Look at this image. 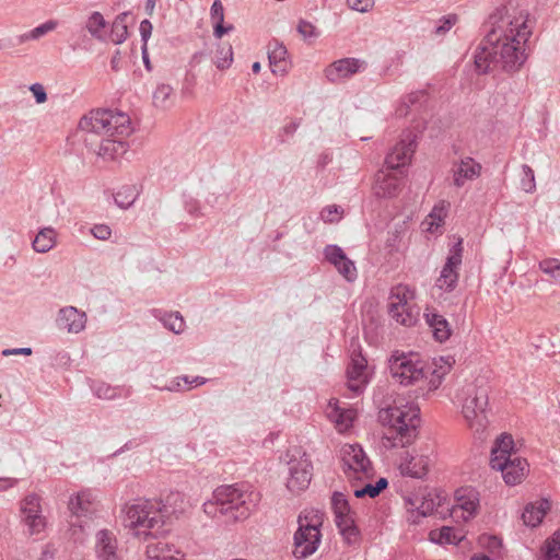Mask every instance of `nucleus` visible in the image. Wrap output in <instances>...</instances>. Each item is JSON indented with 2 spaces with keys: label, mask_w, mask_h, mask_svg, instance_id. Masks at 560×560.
<instances>
[{
  "label": "nucleus",
  "mask_w": 560,
  "mask_h": 560,
  "mask_svg": "<svg viewBox=\"0 0 560 560\" xmlns=\"http://www.w3.org/2000/svg\"><path fill=\"white\" fill-rule=\"evenodd\" d=\"M533 24L528 13L497 9L485 23L486 35L474 57L476 70L481 74L494 69L520 71L528 58Z\"/></svg>",
  "instance_id": "nucleus-1"
},
{
  "label": "nucleus",
  "mask_w": 560,
  "mask_h": 560,
  "mask_svg": "<svg viewBox=\"0 0 560 560\" xmlns=\"http://www.w3.org/2000/svg\"><path fill=\"white\" fill-rule=\"evenodd\" d=\"M79 128L104 137L97 154L106 160H115L127 151L124 139L132 131L127 114L102 108L84 115L79 121Z\"/></svg>",
  "instance_id": "nucleus-2"
},
{
  "label": "nucleus",
  "mask_w": 560,
  "mask_h": 560,
  "mask_svg": "<svg viewBox=\"0 0 560 560\" xmlns=\"http://www.w3.org/2000/svg\"><path fill=\"white\" fill-rule=\"evenodd\" d=\"M444 364L438 365L423 361L418 353L395 351L388 360V369L393 380L400 385H419L421 390L433 392L442 384L450 372L451 358H440Z\"/></svg>",
  "instance_id": "nucleus-3"
},
{
  "label": "nucleus",
  "mask_w": 560,
  "mask_h": 560,
  "mask_svg": "<svg viewBox=\"0 0 560 560\" xmlns=\"http://www.w3.org/2000/svg\"><path fill=\"white\" fill-rule=\"evenodd\" d=\"M260 501V494L248 483H234L218 487L212 499L203 503L207 515L229 521H243L249 517Z\"/></svg>",
  "instance_id": "nucleus-4"
},
{
  "label": "nucleus",
  "mask_w": 560,
  "mask_h": 560,
  "mask_svg": "<svg viewBox=\"0 0 560 560\" xmlns=\"http://www.w3.org/2000/svg\"><path fill=\"white\" fill-rule=\"evenodd\" d=\"M417 136L412 131H405L400 141L385 158V165L389 172L381 170L376 174L373 190L376 197L394 198L396 197L405 184V167L411 161L416 151Z\"/></svg>",
  "instance_id": "nucleus-5"
},
{
  "label": "nucleus",
  "mask_w": 560,
  "mask_h": 560,
  "mask_svg": "<svg viewBox=\"0 0 560 560\" xmlns=\"http://www.w3.org/2000/svg\"><path fill=\"white\" fill-rule=\"evenodd\" d=\"M385 425L382 443L386 448L405 447L413 442L420 424V409L415 404L395 401L380 411Z\"/></svg>",
  "instance_id": "nucleus-6"
},
{
  "label": "nucleus",
  "mask_w": 560,
  "mask_h": 560,
  "mask_svg": "<svg viewBox=\"0 0 560 560\" xmlns=\"http://www.w3.org/2000/svg\"><path fill=\"white\" fill-rule=\"evenodd\" d=\"M124 511L126 527H129L135 536L143 539L156 538L170 514L168 508L155 499H136L127 503Z\"/></svg>",
  "instance_id": "nucleus-7"
},
{
  "label": "nucleus",
  "mask_w": 560,
  "mask_h": 560,
  "mask_svg": "<svg viewBox=\"0 0 560 560\" xmlns=\"http://www.w3.org/2000/svg\"><path fill=\"white\" fill-rule=\"evenodd\" d=\"M490 466L500 470L506 485L522 482L528 471V463L513 452V439L509 434L498 438L491 448Z\"/></svg>",
  "instance_id": "nucleus-8"
},
{
  "label": "nucleus",
  "mask_w": 560,
  "mask_h": 560,
  "mask_svg": "<svg viewBox=\"0 0 560 560\" xmlns=\"http://www.w3.org/2000/svg\"><path fill=\"white\" fill-rule=\"evenodd\" d=\"M322 525L323 517L318 511L304 510L299 514L292 545L295 559H306L318 550L322 544Z\"/></svg>",
  "instance_id": "nucleus-9"
},
{
  "label": "nucleus",
  "mask_w": 560,
  "mask_h": 560,
  "mask_svg": "<svg viewBox=\"0 0 560 560\" xmlns=\"http://www.w3.org/2000/svg\"><path fill=\"white\" fill-rule=\"evenodd\" d=\"M466 424L476 434H482L488 425L486 408L489 402L488 387L475 384L464 386L457 394Z\"/></svg>",
  "instance_id": "nucleus-10"
},
{
  "label": "nucleus",
  "mask_w": 560,
  "mask_h": 560,
  "mask_svg": "<svg viewBox=\"0 0 560 560\" xmlns=\"http://www.w3.org/2000/svg\"><path fill=\"white\" fill-rule=\"evenodd\" d=\"M342 469L349 479H369L374 470L370 458L360 444H345L340 450Z\"/></svg>",
  "instance_id": "nucleus-11"
},
{
  "label": "nucleus",
  "mask_w": 560,
  "mask_h": 560,
  "mask_svg": "<svg viewBox=\"0 0 560 560\" xmlns=\"http://www.w3.org/2000/svg\"><path fill=\"white\" fill-rule=\"evenodd\" d=\"M20 516L27 535H39L45 530L47 520L43 514L42 498L38 494L30 493L21 500Z\"/></svg>",
  "instance_id": "nucleus-12"
},
{
  "label": "nucleus",
  "mask_w": 560,
  "mask_h": 560,
  "mask_svg": "<svg viewBox=\"0 0 560 560\" xmlns=\"http://www.w3.org/2000/svg\"><path fill=\"white\" fill-rule=\"evenodd\" d=\"M463 252V238L458 237L450 248L446 261L441 270L440 277L436 279L435 285L440 290L444 292H452L455 290L459 278Z\"/></svg>",
  "instance_id": "nucleus-13"
},
{
  "label": "nucleus",
  "mask_w": 560,
  "mask_h": 560,
  "mask_svg": "<svg viewBox=\"0 0 560 560\" xmlns=\"http://www.w3.org/2000/svg\"><path fill=\"white\" fill-rule=\"evenodd\" d=\"M348 389L353 395H360L371 378V370L360 350H353L347 366Z\"/></svg>",
  "instance_id": "nucleus-14"
},
{
  "label": "nucleus",
  "mask_w": 560,
  "mask_h": 560,
  "mask_svg": "<svg viewBox=\"0 0 560 560\" xmlns=\"http://www.w3.org/2000/svg\"><path fill=\"white\" fill-rule=\"evenodd\" d=\"M290 477L287 481V488L294 493L305 490L312 479V462L303 454L299 459H290L289 463Z\"/></svg>",
  "instance_id": "nucleus-15"
},
{
  "label": "nucleus",
  "mask_w": 560,
  "mask_h": 560,
  "mask_svg": "<svg viewBox=\"0 0 560 560\" xmlns=\"http://www.w3.org/2000/svg\"><path fill=\"white\" fill-rule=\"evenodd\" d=\"M368 62L365 60L349 57L331 62L326 67L324 73L329 82L337 83L365 71Z\"/></svg>",
  "instance_id": "nucleus-16"
},
{
  "label": "nucleus",
  "mask_w": 560,
  "mask_h": 560,
  "mask_svg": "<svg viewBox=\"0 0 560 560\" xmlns=\"http://www.w3.org/2000/svg\"><path fill=\"white\" fill-rule=\"evenodd\" d=\"M324 256L348 282L357 280L358 270L355 264L346 255L340 246L327 245L324 248Z\"/></svg>",
  "instance_id": "nucleus-17"
},
{
  "label": "nucleus",
  "mask_w": 560,
  "mask_h": 560,
  "mask_svg": "<svg viewBox=\"0 0 560 560\" xmlns=\"http://www.w3.org/2000/svg\"><path fill=\"white\" fill-rule=\"evenodd\" d=\"M456 504L453 508V514L457 516L460 511V517L465 521L472 518L479 509V492L472 487H462L455 492Z\"/></svg>",
  "instance_id": "nucleus-18"
},
{
  "label": "nucleus",
  "mask_w": 560,
  "mask_h": 560,
  "mask_svg": "<svg viewBox=\"0 0 560 560\" xmlns=\"http://www.w3.org/2000/svg\"><path fill=\"white\" fill-rule=\"evenodd\" d=\"M86 314L74 306L61 307L56 317V325L60 330L69 334L81 332L86 325Z\"/></svg>",
  "instance_id": "nucleus-19"
},
{
  "label": "nucleus",
  "mask_w": 560,
  "mask_h": 560,
  "mask_svg": "<svg viewBox=\"0 0 560 560\" xmlns=\"http://www.w3.org/2000/svg\"><path fill=\"white\" fill-rule=\"evenodd\" d=\"M481 170V164L470 156H465L458 162H454L452 166L453 185L457 188L463 187L466 182L478 178Z\"/></svg>",
  "instance_id": "nucleus-20"
},
{
  "label": "nucleus",
  "mask_w": 560,
  "mask_h": 560,
  "mask_svg": "<svg viewBox=\"0 0 560 560\" xmlns=\"http://www.w3.org/2000/svg\"><path fill=\"white\" fill-rule=\"evenodd\" d=\"M95 553L97 560H120L118 541L109 529H101L95 536Z\"/></svg>",
  "instance_id": "nucleus-21"
},
{
  "label": "nucleus",
  "mask_w": 560,
  "mask_h": 560,
  "mask_svg": "<svg viewBox=\"0 0 560 560\" xmlns=\"http://www.w3.org/2000/svg\"><path fill=\"white\" fill-rule=\"evenodd\" d=\"M328 419L335 423L338 432L342 433L348 431L355 418V410L340 406L339 400L331 398L327 409Z\"/></svg>",
  "instance_id": "nucleus-22"
},
{
  "label": "nucleus",
  "mask_w": 560,
  "mask_h": 560,
  "mask_svg": "<svg viewBox=\"0 0 560 560\" xmlns=\"http://www.w3.org/2000/svg\"><path fill=\"white\" fill-rule=\"evenodd\" d=\"M147 557L149 560H184L185 553L174 545L163 539L154 538V541L147 546Z\"/></svg>",
  "instance_id": "nucleus-23"
},
{
  "label": "nucleus",
  "mask_w": 560,
  "mask_h": 560,
  "mask_svg": "<svg viewBox=\"0 0 560 560\" xmlns=\"http://www.w3.org/2000/svg\"><path fill=\"white\" fill-rule=\"evenodd\" d=\"M415 300V291L407 284L399 283L390 289L388 298V313L390 316L401 317L398 314L400 306L411 305Z\"/></svg>",
  "instance_id": "nucleus-24"
},
{
  "label": "nucleus",
  "mask_w": 560,
  "mask_h": 560,
  "mask_svg": "<svg viewBox=\"0 0 560 560\" xmlns=\"http://www.w3.org/2000/svg\"><path fill=\"white\" fill-rule=\"evenodd\" d=\"M268 59L273 74L284 75L288 72L290 62L283 44L278 40L270 42L268 44Z\"/></svg>",
  "instance_id": "nucleus-25"
},
{
  "label": "nucleus",
  "mask_w": 560,
  "mask_h": 560,
  "mask_svg": "<svg viewBox=\"0 0 560 560\" xmlns=\"http://www.w3.org/2000/svg\"><path fill=\"white\" fill-rule=\"evenodd\" d=\"M424 318L436 341L444 342L450 339L452 329L443 315L439 314L434 308H427Z\"/></svg>",
  "instance_id": "nucleus-26"
},
{
  "label": "nucleus",
  "mask_w": 560,
  "mask_h": 560,
  "mask_svg": "<svg viewBox=\"0 0 560 560\" xmlns=\"http://www.w3.org/2000/svg\"><path fill=\"white\" fill-rule=\"evenodd\" d=\"M429 465V457L423 455H410L407 453L400 462L399 469L405 476L422 478L427 475Z\"/></svg>",
  "instance_id": "nucleus-27"
},
{
  "label": "nucleus",
  "mask_w": 560,
  "mask_h": 560,
  "mask_svg": "<svg viewBox=\"0 0 560 560\" xmlns=\"http://www.w3.org/2000/svg\"><path fill=\"white\" fill-rule=\"evenodd\" d=\"M95 494L92 490L85 489L70 498L69 510L77 516H85L95 510Z\"/></svg>",
  "instance_id": "nucleus-28"
},
{
  "label": "nucleus",
  "mask_w": 560,
  "mask_h": 560,
  "mask_svg": "<svg viewBox=\"0 0 560 560\" xmlns=\"http://www.w3.org/2000/svg\"><path fill=\"white\" fill-rule=\"evenodd\" d=\"M90 388L100 399L114 400L117 398H128L131 395L130 387L112 386L102 381H91Z\"/></svg>",
  "instance_id": "nucleus-29"
},
{
  "label": "nucleus",
  "mask_w": 560,
  "mask_h": 560,
  "mask_svg": "<svg viewBox=\"0 0 560 560\" xmlns=\"http://www.w3.org/2000/svg\"><path fill=\"white\" fill-rule=\"evenodd\" d=\"M551 504L547 499H541L533 503H528L522 514V520L526 526H538L547 512L550 510Z\"/></svg>",
  "instance_id": "nucleus-30"
},
{
  "label": "nucleus",
  "mask_w": 560,
  "mask_h": 560,
  "mask_svg": "<svg viewBox=\"0 0 560 560\" xmlns=\"http://www.w3.org/2000/svg\"><path fill=\"white\" fill-rule=\"evenodd\" d=\"M85 28L94 39L103 43L108 40L107 22L102 13L93 12L85 22Z\"/></svg>",
  "instance_id": "nucleus-31"
},
{
  "label": "nucleus",
  "mask_w": 560,
  "mask_h": 560,
  "mask_svg": "<svg viewBox=\"0 0 560 560\" xmlns=\"http://www.w3.org/2000/svg\"><path fill=\"white\" fill-rule=\"evenodd\" d=\"M57 232L55 229L48 226L43 228L38 231L35 238L32 242L33 249L37 253H48L56 246Z\"/></svg>",
  "instance_id": "nucleus-32"
},
{
  "label": "nucleus",
  "mask_w": 560,
  "mask_h": 560,
  "mask_svg": "<svg viewBox=\"0 0 560 560\" xmlns=\"http://www.w3.org/2000/svg\"><path fill=\"white\" fill-rule=\"evenodd\" d=\"M152 315L158 318L165 328L173 331L174 334H180L185 328V320L178 312H164L162 310L154 308L151 311Z\"/></svg>",
  "instance_id": "nucleus-33"
},
{
  "label": "nucleus",
  "mask_w": 560,
  "mask_h": 560,
  "mask_svg": "<svg viewBox=\"0 0 560 560\" xmlns=\"http://www.w3.org/2000/svg\"><path fill=\"white\" fill-rule=\"evenodd\" d=\"M450 207L451 203L445 200H441L433 207L424 221V223L428 224L429 232L435 233L444 224Z\"/></svg>",
  "instance_id": "nucleus-34"
},
{
  "label": "nucleus",
  "mask_w": 560,
  "mask_h": 560,
  "mask_svg": "<svg viewBox=\"0 0 560 560\" xmlns=\"http://www.w3.org/2000/svg\"><path fill=\"white\" fill-rule=\"evenodd\" d=\"M463 535L459 530H457L454 527L450 526H443L440 529H432L429 533V538L432 542L440 544V545H458L462 539Z\"/></svg>",
  "instance_id": "nucleus-35"
},
{
  "label": "nucleus",
  "mask_w": 560,
  "mask_h": 560,
  "mask_svg": "<svg viewBox=\"0 0 560 560\" xmlns=\"http://www.w3.org/2000/svg\"><path fill=\"white\" fill-rule=\"evenodd\" d=\"M211 21L213 23V34L221 38L232 30V25L224 26V8L221 0H214L210 9Z\"/></svg>",
  "instance_id": "nucleus-36"
},
{
  "label": "nucleus",
  "mask_w": 560,
  "mask_h": 560,
  "mask_svg": "<svg viewBox=\"0 0 560 560\" xmlns=\"http://www.w3.org/2000/svg\"><path fill=\"white\" fill-rule=\"evenodd\" d=\"M129 13L122 12L118 14L114 22L110 25V32L108 35V38L110 37V40L114 44H122L127 37H128V26H127V20H128Z\"/></svg>",
  "instance_id": "nucleus-37"
},
{
  "label": "nucleus",
  "mask_w": 560,
  "mask_h": 560,
  "mask_svg": "<svg viewBox=\"0 0 560 560\" xmlns=\"http://www.w3.org/2000/svg\"><path fill=\"white\" fill-rule=\"evenodd\" d=\"M58 24L59 23L56 20H48L45 23L34 27L33 30L19 35L16 37V44L20 45L27 40H37V39L44 37L45 35H47L48 33L55 31L57 28Z\"/></svg>",
  "instance_id": "nucleus-38"
},
{
  "label": "nucleus",
  "mask_w": 560,
  "mask_h": 560,
  "mask_svg": "<svg viewBox=\"0 0 560 560\" xmlns=\"http://www.w3.org/2000/svg\"><path fill=\"white\" fill-rule=\"evenodd\" d=\"M233 61V50L232 46L229 44H222L219 45L214 58L213 63L219 70H225L230 68L231 63Z\"/></svg>",
  "instance_id": "nucleus-39"
},
{
  "label": "nucleus",
  "mask_w": 560,
  "mask_h": 560,
  "mask_svg": "<svg viewBox=\"0 0 560 560\" xmlns=\"http://www.w3.org/2000/svg\"><path fill=\"white\" fill-rule=\"evenodd\" d=\"M542 560H560V533L549 537L541 548Z\"/></svg>",
  "instance_id": "nucleus-40"
},
{
  "label": "nucleus",
  "mask_w": 560,
  "mask_h": 560,
  "mask_svg": "<svg viewBox=\"0 0 560 560\" xmlns=\"http://www.w3.org/2000/svg\"><path fill=\"white\" fill-rule=\"evenodd\" d=\"M398 314L401 317L390 316L398 324L404 325L406 327L413 326L418 320L419 311L415 304L400 306Z\"/></svg>",
  "instance_id": "nucleus-41"
},
{
  "label": "nucleus",
  "mask_w": 560,
  "mask_h": 560,
  "mask_svg": "<svg viewBox=\"0 0 560 560\" xmlns=\"http://www.w3.org/2000/svg\"><path fill=\"white\" fill-rule=\"evenodd\" d=\"M136 197L133 187L124 186L115 194L114 200L119 208L127 209L135 202Z\"/></svg>",
  "instance_id": "nucleus-42"
},
{
  "label": "nucleus",
  "mask_w": 560,
  "mask_h": 560,
  "mask_svg": "<svg viewBox=\"0 0 560 560\" xmlns=\"http://www.w3.org/2000/svg\"><path fill=\"white\" fill-rule=\"evenodd\" d=\"M440 504V498H433L431 493L422 498L420 505L417 508V516L412 520L413 523H418L419 516H427L431 514L436 505Z\"/></svg>",
  "instance_id": "nucleus-43"
},
{
  "label": "nucleus",
  "mask_w": 560,
  "mask_h": 560,
  "mask_svg": "<svg viewBox=\"0 0 560 560\" xmlns=\"http://www.w3.org/2000/svg\"><path fill=\"white\" fill-rule=\"evenodd\" d=\"M331 506L334 510L335 517L345 516L348 514H352L349 502L346 497L340 492H335L331 498Z\"/></svg>",
  "instance_id": "nucleus-44"
},
{
  "label": "nucleus",
  "mask_w": 560,
  "mask_h": 560,
  "mask_svg": "<svg viewBox=\"0 0 560 560\" xmlns=\"http://www.w3.org/2000/svg\"><path fill=\"white\" fill-rule=\"evenodd\" d=\"M343 215V209L337 205L326 206L322 209L319 218L325 223H337Z\"/></svg>",
  "instance_id": "nucleus-45"
},
{
  "label": "nucleus",
  "mask_w": 560,
  "mask_h": 560,
  "mask_svg": "<svg viewBox=\"0 0 560 560\" xmlns=\"http://www.w3.org/2000/svg\"><path fill=\"white\" fill-rule=\"evenodd\" d=\"M540 270L553 280H560V260L556 258L544 259L539 262Z\"/></svg>",
  "instance_id": "nucleus-46"
},
{
  "label": "nucleus",
  "mask_w": 560,
  "mask_h": 560,
  "mask_svg": "<svg viewBox=\"0 0 560 560\" xmlns=\"http://www.w3.org/2000/svg\"><path fill=\"white\" fill-rule=\"evenodd\" d=\"M173 93V88L168 84H160L153 94V103L155 106L165 107L166 102L171 94Z\"/></svg>",
  "instance_id": "nucleus-47"
},
{
  "label": "nucleus",
  "mask_w": 560,
  "mask_h": 560,
  "mask_svg": "<svg viewBox=\"0 0 560 560\" xmlns=\"http://www.w3.org/2000/svg\"><path fill=\"white\" fill-rule=\"evenodd\" d=\"M522 171H523V178L521 180L522 189L526 192H533L536 188L534 171L527 164H524L522 166Z\"/></svg>",
  "instance_id": "nucleus-48"
},
{
  "label": "nucleus",
  "mask_w": 560,
  "mask_h": 560,
  "mask_svg": "<svg viewBox=\"0 0 560 560\" xmlns=\"http://www.w3.org/2000/svg\"><path fill=\"white\" fill-rule=\"evenodd\" d=\"M189 376L183 375L177 376L171 380L164 387H158L160 390H168V392H180L184 389H188Z\"/></svg>",
  "instance_id": "nucleus-49"
},
{
  "label": "nucleus",
  "mask_w": 560,
  "mask_h": 560,
  "mask_svg": "<svg viewBox=\"0 0 560 560\" xmlns=\"http://www.w3.org/2000/svg\"><path fill=\"white\" fill-rule=\"evenodd\" d=\"M456 14H448L440 19L439 25L435 27V35H444L446 34L456 23H457Z\"/></svg>",
  "instance_id": "nucleus-50"
},
{
  "label": "nucleus",
  "mask_w": 560,
  "mask_h": 560,
  "mask_svg": "<svg viewBox=\"0 0 560 560\" xmlns=\"http://www.w3.org/2000/svg\"><path fill=\"white\" fill-rule=\"evenodd\" d=\"M90 233L100 241H108L112 237V229L107 224H94L90 229Z\"/></svg>",
  "instance_id": "nucleus-51"
},
{
  "label": "nucleus",
  "mask_w": 560,
  "mask_h": 560,
  "mask_svg": "<svg viewBox=\"0 0 560 560\" xmlns=\"http://www.w3.org/2000/svg\"><path fill=\"white\" fill-rule=\"evenodd\" d=\"M152 30H153V26L149 20L145 19V20L141 21L139 31H140V35H141V42H142L141 50L144 56H145V50H148V40L152 34Z\"/></svg>",
  "instance_id": "nucleus-52"
},
{
  "label": "nucleus",
  "mask_w": 560,
  "mask_h": 560,
  "mask_svg": "<svg viewBox=\"0 0 560 560\" xmlns=\"http://www.w3.org/2000/svg\"><path fill=\"white\" fill-rule=\"evenodd\" d=\"M300 127L299 120H292L289 124L284 125L278 133L279 141L281 143H284L289 138L293 137V135L296 132L298 128Z\"/></svg>",
  "instance_id": "nucleus-53"
},
{
  "label": "nucleus",
  "mask_w": 560,
  "mask_h": 560,
  "mask_svg": "<svg viewBox=\"0 0 560 560\" xmlns=\"http://www.w3.org/2000/svg\"><path fill=\"white\" fill-rule=\"evenodd\" d=\"M340 534L348 545L359 544L361 539L360 530L355 524L348 528H345L343 530L340 532Z\"/></svg>",
  "instance_id": "nucleus-54"
},
{
  "label": "nucleus",
  "mask_w": 560,
  "mask_h": 560,
  "mask_svg": "<svg viewBox=\"0 0 560 560\" xmlns=\"http://www.w3.org/2000/svg\"><path fill=\"white\" fill-rule=\"evenodd\" d=\"M298 32L304 38L317 37L319 35L317 28L308 21L301 20L298 24Z\"/></svg>",
  "instance_id": "nucleus-55"
},
{
  "label": "nucleus",
  "mask_w": 560,
  "mask_h": 560,
  "mask_svg": "<svg viewBox=\"0 0 560 560\" xmlns=\"http://www.w3.org/2000/svg\"><path fill=\"white\" fill-rule=\"evenodd\" d=\"M374 0H347V5L354 11L365 13L374 7Z\"/></svg>",
  "instance_id": "nucleus-56"
},
{
  "label": "nucleus",
  "mask_w": 560,
  "mask_h": 560,
  "mask_svg": "<svg viewBox=\"0 0 560 560\" xmlns=\"http://www.w3.org/2000/svg\"><path fill=\"white\" fill-rule=\"evenodd\" d=\"M428 93L425 91H417L410 93L404 101L405 105L416 106L417 104H422L427 102Z\"/></svg>",
  "instance_id": "nucleus-57"
},
{
  "label": "nucleus",
  "mask_w": 560,
  "mask_h": 560,
  "mask_svg": "<svg viewBox=\"0 0 560 560\" xmlns=\"http://www.w3.org/2000/svg\"><path fill=\"white\" fill-rule=\"evenodd\" d=\"M30 91L33 93L36 103L42 104L47 101V93L40 83H34L30 86Z\"/></svg>",
  "instance_id": "nucleus-58"
},
{
  "label": "nucleus",
  "mask_w": 560,
  "mask_h": 560,
  "mask_svg": "<svg viewBox=\"0 0 560 560\" xmlns=\"http://www.w3.org/2000/svg\"><path fill=\"white\" fill-rule=\"evenodd\" d=\"M354 495L357 498H363V497H366V495L370 497V498H375V497H377V493H376L374 485L366 483L364 487H362L360 489H355L354 490Z\"/></svg>",
  "instance_id": "nucleus-59"
},
{
  "label": "nucleus",
  "mask_w": 560,
  "mask_h": 560,
  "mask_svg": "<svg viewBox=\"0 0 560 560\" xmlns=\"http://www.w3.org/2000/svg\"><path fill=\"white\" fill-rule=\"evenodd\" d=\"M335 522L339 529V533L345 528H348L355 524L352 514L335 517Z\"/></svg>",
  "instance_id": "nucleus-60"
},
{
  "label": "nucleus",
  "mask_w": 560,
  "mask_h": 560,
  "mask_svg": "<svg viewBox=\"0 0 560 560\" xmlns=\"http://www.w3.org/2000/svg\"><path fill=\"white\" fill-rule=\"evenodd\" d=\"M185 209L192 217L198 218L201 215L199 202L195 199L187 200L185 203Z\"/></svg>",
  "instance_id": "nucleus-61"
},
{
  "label": "nucleus",
  "mask_w": 560,
  "mask_h": 560,
  "mask_svg": "<svg viewBox=\"0 0 560 560\" xmlns=\"http://www.w3.org/2000/svg\"><path fill=\"white\" fill-rule=\"evenodd\" d=\"M1 354L3 357H10V355H31L32 354V349L31 348L4 349V350H2Z\"/></svg>",
  "instance_id": "nucleus-62"
},
{
  "label": "nucleus",
  "mask_w": 560,
  "mask_h": 560,
  "mask_svg": "<svg viewBox=\"0 0 560 560\" xmlns=\"http://www.w3.org/2000/svg\"><path fill=\"white\" fill-rule=\"evenodd\" d=\"M195 84H196V74L190 71L187 72L186 77H185L184 92L191 93Z\"/></svg>",
  "instance_id": "nucleus-63"
},
{
  "label": "nucleus",
  "mask_w": 560,
  "mask_h": 560,
  "mask_svg": "<svg viewBox=\"0 0 560 560\" xmlns=\"http://www.w3.org/2000/svg\"><path fill=\"white\" fill-rule=\"evenodd\" d=\"M18 483V479L0 478V491L8 490Z\"/></svg>",
  "instance_id": "nucleus-64"
}]
</instances>
